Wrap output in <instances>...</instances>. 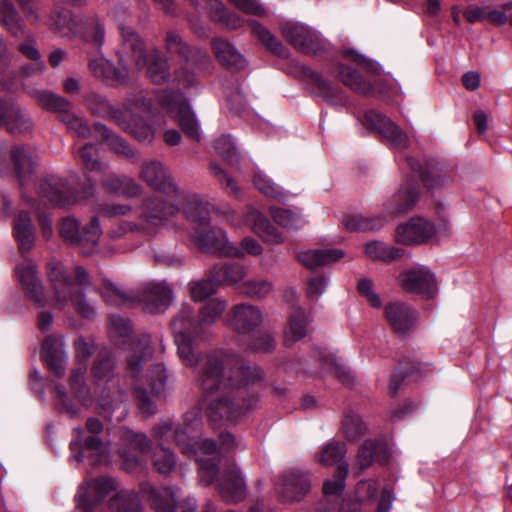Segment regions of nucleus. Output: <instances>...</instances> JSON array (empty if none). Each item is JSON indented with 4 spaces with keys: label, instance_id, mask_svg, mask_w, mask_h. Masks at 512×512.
Masks as SVG:
<instances>
[{
    "label": "nucleus",
    "instance_id": "obj_1",
    "mask_svg": "<svg viewBox=\"0 0 512 512\" xmlns=\"http://www.w3.org/2000/svg\"><path fill=\"white\" fill-rule=\"evenodd\" d=\"M263 378L255 365L226 352L207 355L199 368L197 382L205 394L218 393L207 407L213 425L234 422L259 406L258 395L251 386Z\"/></svg>",
    "mask_w": 512,
    "mask_h": 512
},
{
    "label": "nucleus",
    "instance_id": "obj_2",
    "mask_svg": "<svg viewBox=\"0 0 512 512\" xmlns=\"http://www.w3.org/2000/svg\"><path fill=\"white\" fill-rule=\"evenodd\" d=\"M84 101L93 114L112 120L139 141H151L164 124L162 118L144 120L136 115V112H141L148 116L151 111V100L142 92L127 96L122 107L113 105L95 92L86 94Z\"/></svg>",
    "mask_w": 512,
    "mask_h": 512
},
{
    "label": "nucleus",
    "instance_id": "obj_3",
    "mask_svg": "<svg viewBox=\"0 0 512 512\" xmlns=\"http://www.w3.org/2000/svg\"><path fill=\"white\" fill-rule=\"evenodd\" d=\"M47 278L55 307L71 305L85 318L94 315V306L85 295V290L91 287L90 277L83 267L77 266L73 273H68L62 263L52 261L47 265Z\"/></svg>",
    "mask_w": 512,
    "mask_h": 512
},
{
    "label": "nucleus",
    "instance_id": "obj_4",
    "mask_svg": "<svg viewBox=\"0 0 512 512\" xmlns=\"http://www.w3.org/2000/svg\"><path fill=\"white\" fill-rule=\"evenodd\" d=\"M171 328L179 358L186 366L196 367L202 361L197 340L205 335L199 317H194L188 305H182L171 321Z\"/></svg>",
    "mask_w": 512,
    "mask_h": 512
},
{
    "label": "nucleus",
    "instance_id": "obj_5",
    "mask_svg": "<svg viewBox=\"0 0 512 512\" xmlns=\"http://www.w3.org/2000/svg\"><path fill=\"white\" fill-rule=\"evenodd\" d=\"M113 366V359L104 356L96 359L92 368L93 376L99 381L100 390L95 389V394L100 414L107 418H111L113 412L120 409L124 401V395L119 389V379L112 374Z\"/></svg>",
    "mask_w": 512,
    "mask_h": 512
},
{
    "label": "nucleus",
    "instance_id": "obj_6",
    "mask_svg": "<svg viewBox=\"0 0 512 512\" xmlns=\"http://www.w3.org/2000/svg\"><path fill=\"white\" fill-rule=\"evenodd\" d=\"M178 196L167 197L164 194L148 197L140 208L138 223H127L129 231H138L146 234L155 233L158 227L167 225L168 221L179 211Z\"/></svg>",
    "mask_w": 512,
    "mask_h": 512
},
{
    "label": "nucleus",
    "instance_id": "obj_7",
    "mask_svg": "<svg viewBox=\"0 0 512 512\" xmlns=\"http://www.w3.org/2000/svg\"><path fill=\"white\" fill-rule=\"evenodd\" d=\"M86 430L90 434L84 436L81 428L74 429L75 437L70 443L71 457L76 462L87 458L92 465L102 463L108 459L107 444L100 438L104 430L103 423L94 417L86 420Z\"/></svg>",
    "mask_w": 512,
    "mask_h": 512
},
{
    "label": "nucleus",
    "instance_id": "obj_8",
    "mask_svg": "<svg viewBox=\"0 0 512 512\" xmlns=\"http://www.w3.org/2000/svg\"><path fill=\"white\" fill-rule=\"evenodd\" d=\"M27 94L34 99L41 108L57 113L60 121L72 134L81 138L91 136V128L82 118L73 113L72 103L66 98L52 91L36 88L28 89Z\"/></svg>",
    "mask_w": 512,
    "mask_h": 512
},
{
    "label": "nucleus",
    "instance_id": "obj_9",
    "mask_svg": "<svg viewBox=\"0 0 512 512\" xmlns=\"http://www.w3.org/2000/svg\"><path fill=\"white\" fill-rule=\"evenodd\" d=\"M37 191L38 198L44 206L67 208L92 197L96 188L91 184L83 190L82 195H79L66 180L52 175L39 182Z\"/></svg>",
    "mask_w": 512,
    "mask_h": 512
},
{
    "label": "nucleus",
    "instance_id": "obj_10",
    "mask_svg": "<svg viewBox=\"0 0 512 512\" xmlns=\"http://www.w3.org/2000/svg\"><path fill=\"white\" fill-rule=\"evenodd\" d=\"M126 13V10L115 12L121 37V44L116 50V54L118 56V64L128 65L130 72L134 74V72L143 69L146 65V49L143 40L137 32L125 25L124 16Z\"/></svg>",
    "mask_w": 512,
    "mask_h": 512
},
{
    "label": "nucleus",
    "instance_id": "obj_11",
    "mask_svg": "<svg viewBox=\"0 0 512 512\" xmlns=\"http://www.w3.org/2000/svg\"><path fill=\"white\" fill-rule=\"evenodd\" d=\"M59 230L64 240L79 246L85 255L92 252L102 234L97 216L92 217L89 224L83 227L75 218L65 217L60 222Z\"/></svg>",
    "mask_w": 512,
    "mask_h": 512
},
{
    "label": "nucleus",
    "instance_id": "obj_12",
    "mask_svg": "<svg viewBox=\"0 0 512 512\" xmlns=\"http://www.w3.org/2000/svg\"><path fill=\"white\" fill-rule=\"evenodd\" d=\"M280 31L284 39L302 53L316 55L327 49L328 42L315 29L303 23L284 22L280 25Z\"/></svg>",
    "mask_w": 512,
    "mask_h": 512
},
{
    "label": "nucleus",
    "instance_id": "obj_13",
    "mask_svg": "<svg viewBox=\"0 0 512 512\" xmlns=\"http://www.w3.org/2000/svg\"><path fill=\"white\" fill-rule=\"evenodd\" d=\"M158 101L171 117L176 119L182 131L192 140H200V131L197 120L189 104L180 92L164 91Z\"/></svg>",
    "mask_w": 512,
    "mask_h": 512
},
{
    "label": "nucleus",
    "instance_id": "obj_14",
    "mask_svg": "<svg viewBox=\"0 0 512 512\" xmlns=\"http://www.w3.org/2000/svg\"><path fill=\"white\" fill-rule=\"evenodd\" d=\"M397 282L400 288L410 294L433 298L438 291L435 274L426 266L412 267L402 271Z\"/></svg>",
    "mask_w": 512,
    "mask_h": 512
},
{
    "label": "nucleus",
    "instance_id": "obj_15",
    "mask_svg": "<svg viewBox=\"0 0 512 512\" xmlns=\"http://www.w3.org/2000/svg\"><path fill=\"white\" fill-rule=\"evenodd\" d=\"M192 239L203 251L220 256L243 258V252L228 241L225 231L220 228H208V226L195 228Z\"/></svg>",
    "mask_w": 512,
    "mask_h": 512
},
{
    "label": "nucleus",
    "instance_id": "obj_16",
    "mask_svg": "<svg viewBox=\"0 0 512 512\" xmlns=\"http://www.w3.org/2000/svg\"><path fill=\"white\" fill-rule=\"evenodd\" d=\"M364 124L371 129L377 130L395 149L404 150L410 146L409 135L378 111L370 110L366 112Z\"/></svg>",
    "mask_w": 512,
    "mask_h": 512
},
{
    "label": "nucleus",
    "instance_id": "obj_17",
    "mask_svg": "<svg viewBox=\"0 0 512 512\" xmlns=\"http://www.w3.org/2000/svg\"><path fill=\"white\" fill-rule=\"evenodd\" d=\"M0 126L10 134H24L33 127L28 112L12 99L0 97Z\"/></svg>",
    "mask_w": 512,
    "mask_h": 512
},
{
    "label": "nucleus",
    "instance_id": "obj_18",
    "mask_svg": "<svg viewBox=\"0 0 512 512\" xmlns=\"http://www.w3.org/2000/svg\"><path fill=\"white\" fill-rule=\"evenodd\" d=\"M384 315L389 327L398 335L413 332L418 320L417 312L407 303L400 301L387 303Z\"/></svg>",
    "mask_w": 512,
    "mask_h": 512
},
{
    "label": "nucleus",
    "instance_id": "obj_19",
    "mask_svg": "<svg viewBox=\"0 0 512 512\" xmlns=\"http://www.w3.org/2000/svg\"><path fill=\"white\" fill-rule=\"evenodd\" d=\"M289 73L297 78H303L308 81L323 98L336 104H342L344 102L342 90L338 86L303 64L292 62Z\"/></svg>",
    "mask_w": 512,
    "mask_h": 512
},
{
    "label": "nucleus",
    "instance_id": "obj_20",
    "mask_svg": "<svg viewBox=\"0 0 512 512\" xmlns=\"http://www.w3.org/2000/svg\"><path fill=\"white\" fill-rule=\"evenodd\" d=\"M138 300L151 314L164 312L172 302V289L164 281L144 284L138 292Z\"/></svg>",
    "mask_w": 512,
    "mask_h": 512
},
{
    "label": "nucleus",
    "instance_id": "obj_21",
    "mask_svg": "<svg viewBox=\"0 0 512 512\" xmlns=\"http://www.w3.org/2000/svg\"><path fill=\"white\" fill-rule=\"evenodd\" d=\"M435 234L434 225L422 217H412L395 229V241L402 245L422 244Z\"/></svg>",
    "mask_w": 512,
    "mask_h": 512
},
{
    "label": "nucleus",
    "instance_id": "obj_22",
    "mask_svg": "<svg viewBox=\"0 0 512 512\" xmlns=\"http://www.w3.org/2000/svg\"><path fill=\"white\" fill-rule=\"evenodd\" d=\"M140 178L166 197L178 196L177 187L172 181L169 171L156 160L143 163Z\"/></svg>",
    "mask_w": 512,
    "mask_h": 512
},
{
    "label": "nucleus",
    "instance_id": "obj_23",
    "mask_svg": "<svg viewBox=\"0 0 512 512\" xmlns=\"http://www.w3.org/2000/svg\"><path fill=\"white\" fill-rule=\"evenodd\" d=\"M16 275L23 288L25 296L34 302L37 307H44L46 297L42 283L37 275V266L31 260H25L17 265Z\"/></svg>",
    "mask_w": 512,
    "mask_h": 512
},
{
    "label": "nucleus",
    "instance_id": "obj_24",
    "mask_svg": "<svg viewBox=\"0 0 512 512\" xmlns=\"http://www.w3.org/2000/svg\"><path fill=\"white\" fill-rule=\"evenodd\" d=\"M311 487L310 475L299 469L286 471L279 483L277 491L287 501L301 500Z\"/></svg>",
    "mask_w": 512,
    "mask_h": 512
},
{
    "label": "nucleus",
    "instance_id": "obj_25",
    "mask_svg": "<svg viewBox=\"0 0 512 512\" xmlns=\"http://www.w3.org/2000/svg\"><path fill=\"white\" fill-rule=\"evenodd\" d=\"M217 489L220 496L230 503H237L246 497V483L235 465L229 466L222 474Z\"/></svg>",
    "mask_w": 512,
    "mask_h": 512
},
{
    "label": "nucleus",
    "instance_id": "obj_26",
    "mask_svg": "<svg viewBox=\"0 0 512 512\" xmlns=\"http://www.w3.org/2000/svg\"><path fill=\"white\" fill-rule=\"evenodd\" d=\"M149 501L157 512H175L176 507H179L182 512H195L196 510L194 498H187L179 502L177 491L170 487L165 488L162 493H158L151 487Z\"/></svg>",
    "mask_w": 512,
    "mask_h": 512
},
{
    "label": "nucleus",
    "instance_id": "obj_27",
    "mask_svg": "<svg viewBox=\"0 0 512 512\" xmlns=\"http://www.w3.org/2000/svg\"><path fill=\"white\" fill-rule=\"evenodd\" d=\"M243 223L249 226L261 239L270 245L284 242L283 235L257 209L248 207L243 216Z\"/></svg>",
    "mask_w": 512,
    "mask_h": 512
},
{
    "label": "nucleus",
    "instance_id": "obj_28",
    "mask_svg": "<svg viewBox=\"0 0 512 512\" xmlns=\"http://www.w3.org/2000/svg\"><path fill=\"white\" fill-rule=\"evenodd\" d=\"M263 321L261 310L251 304H239L231 310L229 325L238 334H247L256 329Z\"/></svg>",
    "mask_w": 512,
    "mask_h": 512
},
{
    "label": "nucleus",
    "instance_id": "obj_29",
    "mask_svg": "<svg viewBox=\"0 0 512 512\" xmlns=\"http://www.w3.org/2000/svg\"><path fill=\"white\" fill-rule=\"evenodd\" d=\"M88 66L94 76L110 84L125 83L133 75L128 65L119 64L118 67H115L103 56L90 58Z\"/></svg>",
    "mask_w": 512,
    "mask_h": 512
},
{
    "label": "nucleus",
    "instance_id": "obj_30",
    "mask_svg": "<svg viewBox=\"0 0 512 512\" xmlns=\"http://www.w3.org/2000/svg\"><path fill=\"white\" fill-rule=\"evenodd\" d=\"M211 50L216 60L228 69L243 70L247 66L245 57L237 47L223 37H214L212 39Z\"/></svg>",
    "mask_w": 512,
    "mask_h": 512
},
{
    "label": "nucleus",
    "instance_id": "obj_31",
    "mask_svg": "<svg viewBox=\"0 0 512 512\" xmlns=\"http://www.w3.org/2000/svg\"><path fill=\"white\" fill-rule=\"evenodd\" d=\"M184 200L185 202L179 201L183 205V212L189 220L198 225L197 228L208 226L211 214L218 212L211 203L197 195L186 196Z\"/></svg>",
    "mask_w": 512,
    "mask_h": 512
},
{
    "label": "nucleus",
    "instance_id": "obj_32",
    "mask_svg": "<svg viewBox=\"0 0 512 512\" xmlns=\"http://www.w3.org/2000/svg\"><path fill=\"white\" fill-rule=\"evenodd\" d=\"M41 357L56 376L62 377L65 374L67 357L62 339L47 338L42 345Z\"/></svg>",
    "mask_w": 512,
    "mask_h": 512
},
{
    "label": "nucleus",
    "instance_id": "obj_33",
    "mask_svg": "<svg viewBox=\"0 0 512 512\" xmlns=\"http://www.w3.org/2000/svg\"><path fill=\"white\" fill-rule=\"evenodd\" d=\"M152 435L155 440L159 441V444L170 438H173L182 453L188 456L195 454V443L193 436H189L190 442L186 443L185 439L182 438V432L177 426L170 420H162L153 427Z\"/></svg>",
    "mask_w": 512,
    "mask_h": 512
},
{
    "label": "nucleus",
    "instance_id": "obj_34",
    "mask_svg": "<svg viewBox=\"0 0 512 512\" xmlns=\"http://www.w3.org/2000/svg\"><path fill=\"white\" fill-rule=\"evenodd\" d=\"M419 198V191L410 182L404 184L386 203V210L392 216L410 211Z\"/></svg>",
    "mask_w": 512,
    "mask_h": 512
},
{
    "label": "nucleus",
    "instance_id": "obj_35",
    "mask_svg": "<svg viewBox=\"0 0 512 512\" xmlns=\"http://www.w3.org/2000/svg\"><path fill=\"white\" fill-rule=\"evenodd\" d=\"M14 169L21 185L35 170L37 157L35 152L24 146H15L10 152Z\"/></svg>",
    "mask_w": 512,
    "mask_h": 512
},
{
    "label": "nucleus",
    "instance_id": "obj_36",
    "mask_svg": "<svg viewBox=\"0 0 512 512\" xmlns=\"http://www.w3.org/2000/svg\"><path fill=\"white\" fill-rule=\"evenodd\" d=\"M388 460V448L382 440H366L357 455V466L360 471L368 468L374 461L386 463Z\"/></svg>",
    "mask_w": 512,
    "mask_h": 512
},
{
    "label": "nucleus",
    "instance_id": "obj_37",
    "mask_svg": "<svg viewBox=\"0 0 512 512\" xmlns=\"http://www.w3.org/2000/svg\"><path fill=\"white\" fill-rule=\"evenodd\" d=\"M343 257L344 252L340 249L308 250L298 255L299 261L309 269L334 263Z\"/></svg>",
    "mask_w": 512,
    "mask_h": 512
},
{
    "label": "nucleus",
    "instance_id": "obj_38",
    "mask_svg": "<svg viewBox=\"0 0 512 512\" xmlns=\"http://www.w3.org/2000/svg\"><path fill=\"white\" fill-rule=\"evenodd\" d=\"M102 184L108 192L127 197H136L141 193V186L124 175L110 174L103 179Z\"/></svg>",
    "mask_w": 512,
    "mask_h": 512
},
{
    "label": "nucleus",
    "instance_id": "obj_39",
    "mask_svg": "<svg viewBox=\"0 0 512 512\" xmlns=\"http://www.w3.org/2000/svg\"><path fill=\"white\" fill-rule=\"evenodd\" d=\"M14 236L19 243L21 252H29L35 240L34 227L29 215L26 212H20L14 220Z\"/></svg>",
    "mask_w": 512,
    "mask_h": 512
},
{
    "label": "nucleus",
    "instance_id": "obj_40",
    "mask_svg": "<svg viewBox=\"0 0 512 512\" xmlns=\"http://www.w3.org/2000/svg\"><path fill=\"white\" fill-rule=\"evenodd\" d=\"M308 324L309 320L306 313L300 307L293 308L289 316L288 327L285 331V344L290 346L305 337Z\"/></svg>",
    "mask_w": 512,
    "mask_h": 512
},
{
    "label": "nucleus",
    "instance_id": "obj_41",
    "mask_svg": "<svg viewBox=\"0 0 512 512\" xmlns=\"http://www.w3.org/2000/svg\"><path fill=\"white\" fill-rule=\"evenodd\" d=\"M86 366L84 363H79L75 367L69 377V387L74 396L84 405L90 406L93 402L92 393L90 388L85 383Z\"/></svg>",
    "mask_w": 512,
    "mask_h": 512
},
{
    "label": "nucleus",
    "instance_id": "obj_42",
    "mask_svg": "<svg viewBox=\"0 0 512 512\" xmlns=\"http://www.w3.org/2000/svg\"><path fill=\"white\" fill-rule=\"evenodd\" d=\"M0 24L14 37H20L25 34L18 13L9 0H0Z\"/></svg>",
    "mask_w": 512,
    "mask_h": 512
},
{
    "label": "nucleus",
    "instance_id": "obj_43",
    "mask_svg": "<svg viewBox=\"0 0 512 512\" xmlns=\"http://www.w3.org/2000/svg\"><path fill=\"white\" fill-rule=\"evenodd\" d=\"M94 129L97 135L116 153L123 154L128 158H132L135 155L127 142L110 128L96 123Z\"/></svg>",
    "mask_w": 512,
    "mask_h": 512
},
{
    "label": "nucleus",
    "instance_id": "obj_44",
    "mask_svg": "<svg viewBox=\"0 0 512 512\" xmlns=\"http://www.w3.org/2000/svg\"><path fill=\"white\" fill-rule=\"evenodd\" d=\"M150 336L141 335L136 344L137 353L132 355L128 360V371L132 377L137 378L143 364L151 357Z\"/></svg>",
    "mask_w": 512,
    "mask_h": 512
},
{
    "label": "nucleus",
    "instance_id": "obj_45",
    "mask_svg": "<svg viewBox=\"0 0 512 512\" xmlns=\"http://www.w3.org/2000/svg\"><path fill=\"white\" fill-rule=\"evenodd\" d=\"M147 73L156 84H163L169 79L168 60L155 50L149 57L146 55Z\"/></svg>",
    "mask_w": 512,
    "mask_h": 512
},
{
    "label": "nucleus",
    "instance_id": "obj_46",
    "mask_svg": "<svg viewBox=\"0 0 512 512\" xmlns=\"http://www.w3.org/2000/svg\"><path fill=\"white\" fill-rule=\"evenodd\" d=\"M365 253L371 259L388 263L401 258L404 250L381 241H373L366 245Z\"/></svg>",
    "mask_w": 512,
    "mask_h": 512
},
{
    "label": "nucleus",
    "instance_id": "obj_47",
    "mask_svg": "<svg viewBox=\"0 0 512 512\" xmlns=\"http://www.w3.org/2000/svg\"><path fill=\"white\" fill-rule=\"evenodd\" d=\"M246 274L245 266L239 263L215 266L212 271V276L215 281L227 285L243 280Z\"/></svg>",
    "mask_w": 512,
    "mask_h": 512
},
{
    "label": "nucleus",
    "instance_id": "obj_48",
    "mask_svg": "<svg viewBox=\"0 0 512 512\" xmlns=\"http://www.w3.org/2000/svg\"><path fill=\"white\" fill-rule=\"evenodd\" d=\"M339 77L344 85L363 95H371L373 92L372 85L363 79V77L354 69L341 65L338 71Z\"/></svg>",
    "mask_w": 512,
    "mask_h": 512
},
{
    "label": "nucleus",
    "instance_id": "obj_49",
    "mask_svg": "<svg viewBox=\"0 0 512 512\" xmlns=\"http://www.w3.org/2000/svg\"><path fill=\"white\" fill-rule=\"evenodd\" d=\"M131 324L129 320L119 316L110 317L109 336L111 341L117 346H127L131 341Z\"/></svg>",
    "mask_w": 512,
    "mask_h": 512
},
{
    "label": "nucleus",
    "instance_id": "obj_50",
    "mask_svg": "<svg viewBox=\"0 0 512 512\" xmlns=\"http://www.w3.org/2000/svg\"><path fill=\"white\" fill-rule=\"evenodd\" d=\"M109 507L118 512H143L138 495L133 491L121 490L109 501Z\"/></svg>",
    "mask_w": 512,
    "mask_h": 512
},
{
    "label": "nucleus",
    "instance_id": "obj_51",
    "mask_svg": "<svg viewBox=\"0 0 512 512\" xmlns=\"http://www.w3.org/2000/svg\"><path fill=\"white\" fill-rule=\"evenodd\" d=\"M201 425V409L199 407H193L184 415L183 424H177L176 426L181 430L182 438L185 439L186 443L190 442L189 436H193L196 446L198 444V430Z\"/></svg>",
    "mask_w": 512,
    "mask_h": 512
},
{
    "label": "nucleus",
    "instance_id": "obj_52",
    "mask_svg": "<svg viewBox=\"0 0 512 512\" xmlns=\"http://www.w3.org/2000/svg\"><path fill=\"white\" fill-rule=\"evenodd\" d=\"M383 216L364 217L362 215L347 216L343 223L350 231H373L385 225Z\"/></svg>",
    "mask_w": 512,
    "mask_h": 512
},
{
    "label": "nucleus",
    "instance_id": "obj_53",
    "mask_svg": "<svg viewBox=\"0 0 512 512\" xmlns=\"http://www.w3.org/2000/svg\"><path fill=\"white\" fill-rule=\"evenodd\" d=\"M346 445L343 442L332 440L324 445L316 455V460L326 466H332L344 458Z\"/></svg>",
    "mask_w": 512,
    "mask_h": 512
},
{
    "label": "nucleus",
    "instance_id": "obj_54",
    "mask_svg": "<svg viewBox=\"0 0 512 512\" xmlns=\"http://www.w3.org/2000/svg\"><path fill=\"white\" fill-rule=\"evenodd\" d=\"M406 160H407L408 165L411 167V169L413 171L420 172L422 174L424 182L429 187L444 185V184L448 183L452 178L451 174L443 168L436 169L435 171H433L431 173L424 172V171H422V165L420 164L419 161H417L416 159H414L412 157H407Z\"/></svg>",
    "mask_w": 512,
    "mask_h": 512
},
{
    "label": "nucleus",
    "instance_id": "obj_55",
    "mask_svg": "<svg viewBox=\"0 0 512 512\" xmlns=\"http://www.w3.org/2000/svg\"><path fill=\"white\" fill-rule=\"evenodd\" d=\"M316 357L326 369L333 371L343 384L350 385L353 382L351 371L344 365L338 363L332 354L325 351H317Z\"/></svg>",
    "mask_w": 512,
    "mask_h": 512
},
{
    "label": "nucleus",
    "instance_id": "obj_56",
    "mask_svg": "<svg viewBox=\"0 0 512 512\" xmlns=\"http://www.w3.org/2000/svg\"><path fill=\"white\" fill-rule=\"evenodd\" d=\"M83 37L86 42L101 47L105 39V28L103 22L96 15L86 18L83 27Z\"/></svg>",
    "mask_w": 512,
    "mask_h": 512
},
{
    "label": "nucleus",
    "instance_id": "obj_57",
    "mask_svg": "<svg viewBox=\"0 0 512 512\" xmlns=\"http://www.w3.org/2000/svg\"><path fill=\"white\" fill-rule=\"evenodd\" d=\"M227 304L224 300L215 298L208 301L199 311V319L201 325L206 332V328L214 324L217 319L222 315Z\"/></svg>",
    "mask_w": 512,
    "mask_h": 512
},
{
    "label": "nucleus",
    "instance_id": "obj_58",
    "mask_svg": "<svg viewBox=\"0 0 512 512\" xmlns=\"http://www.w3.org/2000/svg\"><path fill=\"white\" fill-rule=\"evenodd\" d=\"M166 369L161 363L151 366L145 374V382L153 394L159 395L166 389Z\"/></svg>",
    "mask_w": 512,
    "mask_h": 512
},
{
    "label": "nucleus",
    "instance_id": "obj_59",
    "mask_svg": "<svg viewBox=\"0 0 512 512\" xmlns=\"http://www.w3.org/2000/svg\"><path fill=\"white\" fill-rule=\"evenodd\" d=\"M120 438L123 444L136 452L147 453L151 450V441L143 433L134 432L128 428H122L120 430Z\"/></svg>",
    "mask_w": 512,
    "mask_h": 512
},
{
    "label": "nucleus",
    "instance_id": "obj_60",
    "mask_svg": "<svg viewBox=\"0 0 512 512\" xmlns=\"http://www.w3.org/2000/svg\"><path fill=\"white\" fill-rule=\"evenodd\" d=\"M49 27L61 36H69L75 30L71 12L69 10H61L53 13L49 20Z\"/></svg>",
    "mask_w": 512,
    "mask_h": 512
},
{
    "label": "nucleus",
    "instance_id": "obj_61",
    "mask_svg": "<svg viewBox=\"0 0 512 512\" xmlns=\"http://www.w3.org/2000/svg\"><path fill=\"white\" fill-rule=\"evenodd\" d=\"M270 214L278 225L286 229H299L304 225L302 217L288 209L271 207Z\"/></svg>",
    "mask_w": 512,
    "mask_h": 512
},
{
    "label": "nucleus",
    "instance_id": "obj_62",
    "mask_svg": "<svg viewBox=\"0 0 512 512\" xmlns=\"http://www.w3.org/2000/svg\"><path fill=\"white\" fill-rule=\"evenodd\" d=\"M348 475V464L342 463L338 466L332 479L326 480L323 484V493L326 496H339L345 487V480Z\"/></svg>",
    "mask_w": 512,
    "mask_h": 512
},
{
    "label": "nucleus",
    "instance_id": "obj_63",
    "mask_svg": "<svg viewBox=\"0 0 512 512\" xmlns=\"http://www.w3.org/2000/svg\"><path fill=\"white\" fill-rule=\"evenodd\" d=\"M365 430L366 427L358 414L353 411L346 413L342 423V431L347 439L356 441L364 434Z\"/></svg>",
    "mask_w": 512,
    "mask_h": 512
},
{
    "label": "nucleus",
    "instance_id": "obj_64",
    "mask_svg": "<svg viewBox=\"0 0 512 512\" xmlns=\"http://www.w3.org/2000/svg\"><path fill=\"white\" fill-rule=\"evenodd\" d=\"M214 148L218 155L227 163L235 165L239 162V153L230 136L223 135L215 140Z\"/></svg>",
    "mask_w": 512,
    "mask_h": 512
}]
</instances>
